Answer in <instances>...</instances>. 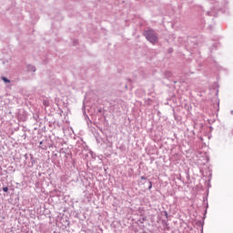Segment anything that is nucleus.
<instances>
[{
    "label": "nucleus",
    "instance_id": "obj_1",
    "mask_svg": "<svg viewBox=\"0 0 233 233\" xmlns=\"http://www.w3.org/2000/svg\"><path fill=\"white\" fill-rule=\"evenodd\" d=\"M145 35L150 43H157V35H156V33L153 30L146 31Z\"/></svg>",
    "mask_w": 233,
    "mask_h": 233
},
{
    "label": "nucleus",
    "instance_id": "obj_2",
    "mask_svg": "<svg viewBox=\"0 0 233 233\" xmlns=\"http://www.w3.org/2000/svg\"><path fill=\"white\" fill-rule=\"evenodd\" d=\"M4 83H10V80L5 76L2 77Z\"/></svg>",
    "mask_w": 233,
    "mask_h": 233
},
{
    "label": "nucleus",
    "instance_id": "obj_3",
    "mask_svg": "<svg viewBox=\"0 0 233 233\" xmlns=\"http://www.w3.org/2000/svg\"><path fill=\"white\" fill-rule=\"evenodd\" d=\"M3 191H4V192H8V187H3Z\"/></svg>",
    "mask_w": 233,
    "mask_h": 233
},
{
    "label": "nucleus",
    "instance_id": "obj_4",
    "mask_svg": "<svg viewBox=\"0 0 233 233\" xmlns=\"http://www.w3.org/2000/svg\"><path fill=\"white\" fill-rule=\"evenodd\" d=\"M150 188H152V183L149 182V187H148V189L150 190Z\"/></svg>",
    "mask_w": 233,
    "mask_h": 233
},
{
    "label": "nucleus",
    "instance_id": "obj_5",
    "mask_svg": "<svg viewBox=\"0 0 233 233\" xmlns=\"http://www.w3.org/2000/svg\"><path fill=\"white\" fill-rule=\"evenodd\" d=\"M141 179H147V177H141Z\"/></svg>",
    "mask_w": 233,
    "mask_h": 233
}]
</instances>
